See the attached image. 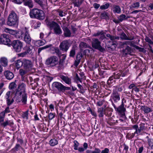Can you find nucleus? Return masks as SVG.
Returning a JSON list of instances; mask_svg holds the SVG:
<instances>
[{"label":"nucleus","instance_id":"nucleus-1","mask_svg":"<svg viewBox=\"0 0 153 153\" xmlns=\"http://www.w3.org/2000/svg\"><path fill=\"white\" fill-rule=\"evenodd\" d=\"M26 84L23 82H20L16 89L14 97L17 102L22 101L23 105L27 104V96L26 93Z\"/></svg>","mask_w":153,"mask_h":153},{"label":"nucleus","instance_id":"nucleus-44","mask_svg":"<svg viewBox=\"0 0 153 153\" xmlns=\"http://www.w3.org/2000/svg\"><path fill=\"white\" fill-rule=\"evenodd\" d=\"M99 71V74L102 77H104L105 76V74H107V71L101 70L98 69Z\"/></svg>","mask_w":153,"mask_h":153},{"label":"nucleus","instance_id":"nucleus-61","mask_svg":"<svg viewBox=\"0 0 153 153\" xmlns=\"http://www.w3.org/2000/svg\"><path fill=\"white\" fill-rule=\"evenodd\" d=\"M55 116V114L54 113H50L49 114L48 117L49 120H51L53 119Z\"/></svg>","mask_w":153,"mask_h":153},{"label":"nucleus","instance_id":"nucleus-12","mask_svg":"<svg viewBox=\"0 0 153 153\" xmlns=\"http://www.w3.org/2000/svg\"><path fill=\"white\" fill-rule=\"evenodd\" d=\"M70 46L69 43L67 40L61 42L59 45V49L63 53L67 52Z\"/></svg>","mask_w":153,"mask_h":153},{"label":"nucleus","instance_id":"nucleus-58","mask_svg":"<svg viewBox=\"0 0 153 153\" xmlns=\"http://www.w3.org/2000/svg\"><path fill=\"white\" fill-rule=\"evenodd\" d=\"M140 6V3L138 2L133 3L131 5L132 8H137Z\"/></svg>","mask_w":153,"mask_h":153},{"label":"nucleus","instance_id":"nucleus-64","mask_svg":"<svg viewBox=\"0 0 153 153\" xmlns=\"http://www.w3.org/2000/svg\"><path fill=\"white\" fill-rule=\"evenodd\" d=\"M101 150L97 148H95L94 151H92V153H100Z\"/></svg>","mask_w":153,"mask_h":153},{"label":"nucleus","instance_id":"nucleus-19","mask_svg":"<svg viewBox=\"0 0 153 153\" xmlns=\"http://www.w3.org/2000/svg\"><path fill=\"white\" fill-rule=\"evenodd\" d=\"M83 56V55L81 52H79L77 53L76 56V60L74 62V65L77 66L79 64L81 59Z\"/></svg>","mask_w":153,"mask_h":153},{"label":"nucleus","instance_id":"nucleus-30","mask_svg":"<svg viewBox=\"0 0 153 153\" xmlns=\"http://www.w3.org/2000/svg\"><path fill=\"white\" fill-rule=\"evenodd\" d=\"M106 107L104 105V107L99 108H97V112L98 113V116L99 117H103L104 114V109Z\"/></svg>","mask_w":153,"mask_h":153},{"label":"nucleus","instance_id":"nucleus-26","mask_svg":"<svg viewBox=\"0 0 153 153\" xmlns=\"http://www.w3.org/2000/svg\"><path fill=\"white\" fill-rule=\"evenodd\" d=\"M34 0L40 6L42 9H44L46 7V2L44 0Z\"/></svg>","mask_w":153,"mask_h":153},{"label":"nucleus","instance_id":"nucleus-46","mask_svg":"<svg viewBox=\"0 0 153 153\" xmlns=\"http://www.w3.org/2000/svg\"><path fill=\"white\" fill-rule=\"evenodd\" d=\"M118 19L120 22H122L123 21L126 20V15L124 14H122L118 17Z\"/></svg>","mask_w":153,"mask_h":153},{"label":"nucleus","instance_id":"nucleus-28","mask_svg":"<svg viewBox=\"0 0 153 153\" xmlns=\"http://www.w3.org/2000/svg\"><path fill=\"white\" fill-rule=\"evenodd\" d=\"M15 65L17 70L19 69L21 67L23 68V59L22 60L18 59L15 62Z\"/></svg>","mask_w":153,"mask_h":153},{"label":"nucleus","instance_id":"nucleus-39","mask_svg":"<svg viewBox=\"0 0 153 153\" xmlns=\"http://www.w3.org/2000/svg\"><path fill=\"white\" fill-rule=\"evenodd\" d=\"M89 45L86 43L81 42L79 44V47L81 48H88Z\"/></svg>","mask_w":153,"mask_h":153},{"label":"nucleus","instance_id":"nucleus-15","mask_svg":"<svg viewBox=\"0 0 153 153\" xmlns=\"http://www.w3.org/2000/svg\"><path fill=\"white\" fill-rule=\"evenodd\" d=\"M112 105L114 108L115 111L119 113H124L126 110V108L124 107V104L123 102L117 108L116 107L114 103H112Z\"/></svg>","mask_w":153,"mask_h":153},{"label":"nucleus","instance_id":"nucleus-32","mask_svg":"<svg viewBox=\"0 0 153 153\" xmlns=\"http://www.w3.org/2000/svg\"><path fill=\"white\" fill-rule=\"evenodd\" d=\"M0 62L2 66L6 67L7 65L8 61L7 59L4 57H2L0 59Z\"/></svg>","mask_w":153,"mask_h":153},{"label":"nucleus","instance_id":"nucleus-63","mask_svg":"<svg viewBox=\"0 0 153 153\" xmlns=\"http://www.w3.org/2000/svg\"><path fill=\"white\" fill-rule=\"evenodd\" d=\"M108 17L107 13L105 12L102 13L101 14V17L102 19H106Z\"/></svg>","mask_w":153,"mask_h":153},{"label":"nucleus","instance_id":"nucleus-49","mask_svg":"<svg viewBox=\"0 0 153 153\" xmlns=\"http://www.w3.org/2000/svg\"><path fill=\"white\" fill-rule=\"evenodd\" d=\"M51 45H46L44 47H42L41 48H39L38 51V54H39L41 51L44 49H46L47 48L50 47L51 46Z\"/></svg>","mask_w":153,"mask_h":153},{"label":"nucleus","instance_id":"nucleus-17","mask_svg":"<svg viewBox=\"0 0 153 153\" xmlns=\"http://www.w3.org/2000/svg\"><path fill=\"white\" fill-rule=\"evenodd\" d=\"M25 50L27 54L31 56L33 54L35 50L34 46L31 45L26 46Z\"/></svg>","mask_w":153,"mask_h":153},{"label":"nucleus","instance_id":"nucleus-59","mask_svg":"<svg viewBox=\"0 0 153 153\" xmlns=\"http://www.w3.org/2000/svg\"><path fill=\"white\" fill-rule=\"evenodd\" d=\"M117 87L116 88V90L117 91L119 92H121L123 89V86H119L118 87H117V86H114L113 87L114 88V87Z\"/></svg>","mask_w":153,"mask_h":153},{"label":"nucleus","instance_id":"nucleus-27","mask_svg":"<svg viewBox=\"0 0 153 153\" xmlns=\"http://www.w3.org/2000/svg\"><path fill=\"white\" fill-rule=\"evenodd\" d=\"M24 4L28 6L30 8H32L33 6V3L32 0H23Z\"/></svg>","mask_w":153,"mask_h":153},{"label":"nucleus","instance_id":"nucleus-5","mask_svg":"<svg viewBox=\"0 0 153 153\" xmlns=\"http://www.w3.org/2000/svg\"><path fill=\"white\" fill-rule=\"evenodd\" d=\"M52 87L53 90H57L59 93L64 92L65 90H68L71 89V88L66 87L61 83L57 82L53 83Z\"/></svg>","mask_w":153,"mask_h":153},{"label":"nucleus","instance_id":"nucleus-35","mask_svg":"<svg viewBox=\"0 0 153 153\" xmlns=\"http://www.w3.org/2000/svg\"><path fill=\"white\" fill-rule=\"evenodd\" d=\"M10 112L9 109V106H8L6 107L5 110L1 112L0 113V115H2L4 117H5V114L6 113H10Z\"/></svg>","mask_w":153,"mask_h":153},{"label":"nucleus","instance_id":"nucleus-16","mask_svg":"<svg viewBox=\"0 0 153 153\" xmlns=\"http://www.w3.org/2000/svg\"><path fill=\"white\" fill-rule=\"evenodd\" d=\"M23 39L26 42V44H30L31 41V39L29 34V32L27 30H26Z\"/></svg>","mask_w":153,"mask_h":153},{"label":"nucleus","instance_id":"nucleus-2","mask_svg":"<svg viewBox=\"0 0 153 153\" xmlns=\"http://www.w3.org/2000/svg\"><path fill=\"white\" fill-rule=\"evenodd\" d=\"M19 23V16L14 11L9 13L7 20L6 24L9 26L16 27Z\"/></svg>","mask_w":153,"mask_h":153},{"label":"nucleus","instance_id":"nucleus-43","mask_svg":"<svg viewBox=\"0 0 153 153\" xmlns=\"http://www.w3.org/2000/svg\"><path fill=\"white\" fill-rule=\"evenodd\" d=\"M56 53V55L59 57H60L61 55V51L58 47H56L55 49L54 52V54Z\"/></svg>","mask_w":153,"mask_h":153},{"label":"nucleus","instance_id":"nucleus-41","mask_svg":"<svg viewBox=\"0 0 153 153\" xmlns=\"http://www.w3.org/2000/svg\"><path fill=\"white\" fill-rule=\"evenodd\" d=\"M145 41L148 42L149 44V47L151 48V47L150 45H153V42L148 36H146L145 37Z\"/></svg>","mask_w":153,"mask_h":153},{"label":"nucleus","instance_id":"nucleus-22","mask_svg":"<svg viewBox=\"0 0 153 153\" xmlns=\"http://www.w3.org/2000/svg\"><path fill=\"white\" fill-rule=\"evenodd\" d=\"M62 29L63 31L64 36L65 37H69L71 36V33L70 30L65 26H64Z\"/></svg>","mask_w":153,"mask_h":153},{"label":"nucleus","instance_id":"nucleus-48","mask_svg":"<svg viewBox=\"0 0 153 153\" xmlns=\"http://www.w3.org/2000/svg\"><path fill=\"white\" fill-rule=\"evenodd\" d=\"M110 6V4L109 3H106L100 6V9L102 10H106L108 9Z\"/></svg>","mask_w":153,"mask_h":153},{"label":"nucleus","instance_id":"nucleus-51","mask_svg":"<svg viewBox=\"0 0 153 153\" xmlns=\"http://www.w3.org/2000/svg\"><path fill=\"white\" fill-rule=\"evenodd\" d=\"M77 86L79 89V91L82 94H83L85 93V91L84 90V88L83 86L80 84H77Z\"/></svg>","mask_w":153,"mask_h":153},{"label":"nucleus","instance_id":"nucleus-36","mask_svg":"<svg viewBox=\"0 0 153 153\" xmlns=\"http://www.w3.org/2000/svg\"><path fill=\"white\" fill-rule=\"evenodd\" d=\"M58 143V141L55 139H51L49 141V144L51 146H54Z\"/></svg>","mask_w":153,"mask_h":153},{"label":"nucleus","instance_id":"nucleus-57","mask_svg":"<svg viewBox=\"0 0 153 153\" xmlns=\"http://www.w3.org/2000/svg\"><path fill=\"white\" fill-rule=\"evenodd\" d=\"M74 149L75 150H78V147L79 146V143L76 140H74Z\"/></svg>","mask_w":153,"mask_h":153},{"label":"nucleus","instance_id":"nucleus-33","mask_svg":"<svg viewBox=\"0 0 153 153\" xmlns=\"http://www.w3.org/2000/svg\"><path fill=\"white\" fill-rule=\"evenodd\" d=\"M137 134V135H139L138 133L136 132V131L133 133H128L127 134L126 136V138L128 140L131 139L133 138L135 135V134Z\"/></svg>","mask_w":153,"mask_h":153},{"label":"nucleus","instance_id":"nucleus-24","mask_svg":"<svg viewBox=\"0 0 153 153\" xmlns=\"http://www.w3.org/2000/svg\"><path fill=\"white\" fill-rule=\"evenodd\" d=\"M120 37L121 39L124 40H131L134 39V37L133 36L129 37H128L126 34L123 32L120 34Z\"/></svg>","mask_w":153,"mask_h":153},{"label":"nucleus","instance_id":"nucleus-54","mask_svg":"<svg viewBox=\"0 0 153 153\" xmlns=\"http://www.w3.org/2000/svg\"><path fill=\"white\" fill-rule=\"evenodd\" d=\"M6 100V103L7 106H10L14 102V100L13 98L9 99Z\"/></svg>","mask_w":153,"mask_h":153},{"label":"nucleus","instance_id":"nucleus-20","mask_svg":"<svg viewBox=\"0 0 153 153\" xmlns=\"http://www.w3.org/2000/svg\"><path fill=\"white\" fill-rule=\"evenodd\" d=\"M132 52V50L131 48L127 46L125 49L123 50V55L126 56L128 54H130Z\"/></svg>","mask_w":153,"mask_h":153},{"label":"nucleus","instance_id":"nucleus-11","mask_svg":"<svg viewBox=\"0 0 153 153\" xmlns=\"http://www.w3.org/2000/svg\"><path fill=\"white\" fill-rule=\"evenodd\" d=\"M11 45L15 51L16 52H19L21 51L23 47V43L19 40H14L11 42Z\"/></svg>","mask_w":153,"mask_h":153},{"label":"nucleus","instance_id":"nucleus-40","mask_svg":"<svg viewBox=\"0 0 153 153\" xmlns=\"http://www.w3.org/2000/svg\"><path fill=\"white\" fill-rule=\"evenodd\" d=\"M28 111H26L22 114V117L26 120L28 119Z\"/></svg>","mask_w":153,"mask_h":153},{"label":"nucleus","instance_id":"nucleus-14","mask_svg":"<svg viewBox=\"0 0 153 153\" xmlns=\"http://www.w3.org/2000/svg\"><path fill=\"white\" fill-rule=\"evenodd\" d=\"M85 76L83 72H80L79 73L76 74L74 78V81L77 83H82L83 80L85 79Z\"/></svg>","mask_w":153,"mask_h":153},{"label":"nucleus","instance_id":"nucleus-62","mask_svg":"<svg viewBox=\"0 0 153 153\" xmlns=\"http://www.w3.org/2000/svg\"><path fill=\"white\" fill-rule=\"evenodd\" d=\"M5 23V19L3 17H1L0 19V26L4 25Z\"/></svg>","mask_w":153,"mask_h":153},{"label":"nucleus","instance_id":"nucleus-18","mask_svg":"<svg viewBox=\"0 0 153 153\" xmlns=\"http://www.w3.org/2000/svg\"><path fill=\"white\" fill-rule=\"evenodd\" d=\"M140 109L144 112V113L146 114L152 112L153 111L152 108L146 105H141Z\"/></svg>","mask_w":153,"mask_h":153},{"label":"nucleus","instance_id":"nucleus-9","mask_svg":"<svg viewBox=\"0 0 153 153\" xmlns=\"http://www.w3.org/2000/svg\"><path fill=\"white\" fill-rule=\"evenodd\" d=\"M45 63L50 67H54L58 63V58L56 56H51L46 59Z\"/></svg>","mask_w":153,"mask_h":153},{"label":"nucleus","instance_id":"nucleus-21","mask_svg":"<svg viewBox=\"0 0 153 153\" xmlns=\"http://www.w3.org/2000/svg\"><path fill=\"white\" fill-rule=\"evenodd\" d=\"M4 74L6 78L8 80H11L14 77L13 73L9 71H5L4 73Z\"/></svg>","mask_w":153,"mask_h":153},{"label":"nucleus","instance_id":"nucleus-13","mask_svg":"<svg viewBox=\"0 0 153 153\" xmlns=\"http://www.w3.org/2000/svg\"><path fill=\"white\" fill-rule=\"evenodd\" d=\"M145 123H141L139 125V128L138 126L137 125H132L131 126L129 127V128L130 129H133L135 130L136 131V132H137L139 134H140L141 131H143L146 128L145 126Z\"/></svg>","mask_w":153,"mask_h":153},{"label":"nucleus","instance_id":"nucleus-52","mask_svg":"<svg viewBox=\"0 0 153 153\" xmlns=\"http://www.w3.org/2000/svg\"><path fill=\"white\" fill-rule=\"evenodd\" d=\"M41 23L39 22H35L33 25V27L35 29H37L38 27H40Z\"/></svg>","mask_w":153,"mask_h":153},{"label":"nucleus","instance_id":"nucleus-38","mask_svg":"<svg viewBox=\"0 0 153 153\" xmlns=\"http://www.w3.org/2000/svg\"><path fill=\"white\" fill-rule=\"evenodd\" d=\"M63 62L61 60H59V62L57 66V70H61L63 68Z\"/></svg>","mask_w":153,"mask_h":153},{"label":"nucleus","instance_id":"nucleus-6","mask_svg":"<svg viewBox=\"0 0 153 153\" xmlns=\"http://www.w3.org/2000/svg\"><path fill=\"white\" fill-rule=\"evenodd\" d=\"M33 65L32 62L30 60L24 59H23V68L26 69L30 71H34Z\"/></svg>","mask_w":153,"mask_h":153},{"label":"nucleus","instance_id":"nucleus-34","mask_svg":"<svg viewBox=\"0 0 153 153\" xmlns=\"http://www.w3.org/2000/svg\"><path fill=\"white\" fill-rule=\"evenodd\" d=\"M84 0H73V3L74 4V6L76 7H79L82 4Z\"/></svg>","mask_w":153,"mask_h":153},{"label":"nucleus","instance_id":"nucleus-56","mask_svg":"<svg viewBox=\"0 0 153 153\" xmlns=\"http://www.w3.org/2000/svg\"><path fill=\"white\" fill-rule=\"evenodd\" d=\"M105 102V100H100L97 102L96 103L97 106H101L104 102Z\"/></svg>","mask_w":153,"mask_h":153},{"label":"nucleus","instance_id":"nucleus-31","mask_svg":"<svg viewBox=\"0 0 153 153\" xmlns=\"http://www.w3.org/2000/svg\"><path fill=\"white\" fill-rule=\"evenodd\" d=\"M113 12L115 13L120 14L121 12V9L120 7L117 5H114L113 6Z\"/></svg>","mask_w":153,"mask_h":153},{"label":"nucleus","instance_id":"nucleus-25","mask_svg":"<svg viewBox=\"0 0 153 153\" xmlns=\"http://www.w3.org/2000/svg\"><path fill=\"white\" fill-rule=\"evenodd\" d=\"M116 79L112 75L110 76L107 81V84L108 85V87H110L112 85H113L115 83Z\"/></svg>","mask_w":153,"mask_h":153},{"label":"nucleus","instance_id":"nucleus-47","mask_svg":"<svg viewBox=\"0 0 153 153\" xmlns=\"http://www.w3.org/2000/svg\"><path fill=\"white\" fill-rule=\"evenodd\" d=\"M129 45L131 46H134V43L132 41H125L123 42L122 44V45Z\"/></svg>","mask_w":153,"mask_h":153},{"label":"nucleus","instance_id":"nucleus-37","mask_svg":"<svg viewBox=\"0 0 153 153\" xmlns=\"http://www.w3.org/2000/svg\"><path fill=\"white\" fill-rule=\"evenodd\" d=\"M30 71L26 69H20L19 71V74L22 76H23L26 74L27 72Z\"/></svg>","mask_w":153,"mask_h":153},{"label":"nucleus","instance_id":"nucleus-50","mask_svg":"<svg viewBox=\"0 0 153 153\" xmlns=\"http://www.w3.org/2000/svg\"><path fill=\"white\" fill-rule=\"evenodd\" d=\"M75 55V48L73 47L70 52L69 56L70 57H74Z\"/></svg>","mask_w":153,"mask_h":153},{"label":"nucleus","instance_id":"nucleus-45","mask_svg":"<svg viewBox=\"0 0 153 153\" xmlns=\"http://www.w3.org/2000/svg\"><path fill=\"white\" fill-rule=\"evenodd\" d=\"M16 80L15 81V82H13L10 83L9 85V88L10 89H13L16 87V85L15 83V82H16Z\"/></svg>","mask_w":153,"mask_h":153},{"label":"nucleus","instance_id":"nucleus-7","mask_svg":"<svg viewBox=\"0 0 153 153\" xmlns=\"http://www.w3.org/2000/svg\"><path fill=\"white\" fill-rule=\"evenodd\" d=\"M116 88L117 87H114V89L113 88L109 100L111 101L112 105V103L117 102L120 100V94L117 91Z\"/></svg>","mask_w":153,"mask_h":153},{"label":"nucleus","instance_id":"nucleus-8","mask_svg":"<svg viewBox=\"0 0 153 153\" xmlns=\"http://www.w3.org/2000/svg\"><path fill=\"white\" fill-rule=\"evenodd\" d=\"M91 44L93 48L98 50L101 52H103L105 51V49L101 46V42L98 39H92Z\"/></svg>","mask_w":153,"mask_h":153},{"label":"nucleus","instance_id":"nucleus-60","mask_svg":"<svg viewBox=\"0 0 153 153\" xmlns=\"http://www.w3.org/2000/svg\"><path fill=\"white\" fill-rule=\"evenodd\" d=\"M112 76L113 77H114L115 79H118L120 78V75L119 73L116 74V73H114Z\"/></svg>","mask_w":153,"mask_h":153},{"label":"nucleus","instance_id":"nucleus-53","mask_svg":"<svg viewBox=\"0 0 153 153\" xmlns=\"http://www.w3.org/2000/svg\"><path fill=\"white\" fill-rule=\"evenodd\" d=\"M109 108H106L105 109H104V114L105 115L109 117L110 116L111 112L109 111Z\"/></svg>","mask_w":153,"mask_h":153},{"label":"nucleus","instance_id":"nucleus-55","mask_svg":"<svg viewBox=\"0 0 153 153\" xmlns=\"http://www.w3.org/2000/svg\"><path fill=\"white\" fill-rule=\"evenodd\" d=\"M11 93V92L10 91H8L6 93L5 96V98L6 100L11 99L12 98V96L10 95Z\"/></svg>","mask_w":153,"mask_h":153},{"label":"nucleus","instance_id":"nucleus-3","mask_svg":"<svg viewBox=\"0 0 153 153\" xmlns=\"http://www.w3.org/2000/svg\"><path fill=\"white\" fill-rule=\"evenodd\" d=\"M29 15L31 18L39 20H43L45 18V14L43 11L37 8H34L30 10Z\"/></svg>","mask_w":153,"mask_h":153},{"label":"nucleus","instance_id":"nucleus-10","mask_svg":"<svg viewBox=\"0 0 153 153\" xmlns=\"http://www.w3.org/2000/svg\"><path fill=\"white\" fill-rule=\"evenodd\" d=\"M9 35L7 34H4L1 36L0 44H4L10 46L11 42L9 39Z\"/></svg>","mask_w":153,"mask_h":153},{"label":"nucleus","instance_id":"nucleus-29","mask_svg":"<svg viewBox=\"0 0 153 153\" xmlns=\"http://www.w3.org/2000/svg\"><path fill=\"white\" fill-rule=\"evenodd\" d=\"M25 33L23 32L22 31H17L16 33L15 36L17 38L22 39H23Z\"/></svg>","mask_w":153,"mask_h":153},{"label":"nucleus","instance_id":"nucleus-42","mask_svg":"<svg viewBox=\"0 0 153 153\" xmlns=\"http://www.w3.org/2000/svg\"><path fill=\"white\" fill-rule=\"evenodd\" d=\"M22 148L19 144H16L14 148L12 149V151L16 152L18 151L20 148L22 149Z\"/></svg>","mask_w":153,"mask_h":153},{"label":"nucleus","instance_id":"nucleus-23","mask_svg":"<svg viewBox=\"0 0 153 153\" xmlns=\"http://www.w3.org/2000/svg\"><path fill=\"white\" fill-rule=\"evenodd\" d=\"M60 77L62 80L66 84L70 85L71 83V79L68 76L61 75Z\"/></svg>","mask_w":153,"mask_h":153},{"label":"nucleus","instance_id":"nucleus-4","mask_svg":"<svg viewBox=\"0 0 153 153\" xmlns=\"http://www.w3.org/2000/svg\"><path fill=\"white\" fill-rule=\"evenodd\" d=\"M48 25L50 28L53 29L54 33L56 35L60 36L62 33V30L59 25L54 21L48 22Z\"/></svg>","mask_w":153,"mask_h":153}]
</instances>
